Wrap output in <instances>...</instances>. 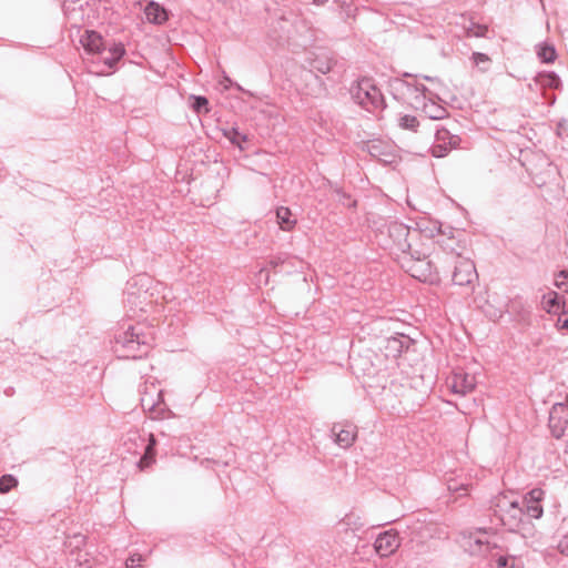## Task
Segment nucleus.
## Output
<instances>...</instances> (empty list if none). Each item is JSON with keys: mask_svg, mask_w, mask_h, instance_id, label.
<instances>
[{"mask_svg": "<svg viewBox=\"0 0 568 568\" xmlns=\"http://www.w3.org/2000/svg\"><path fill=\"white\" fill-rule=\"evenodd\" d=\"M328 0H314V3L317 4V6H323L327 2Z\"/></svg>", "mask_w": 568, "mask_h": 568, "instance_id": "obj_40", "label": "nucleus"}, {"mask_svg": "<svg viewBox=\"0 0 568 568\" xmlns=\"http://www.w3.org/2000/svg\"><path fill=\"white\" fill-rule=\"evenodd\" d=\"M398 124L403 129L416 131L419 122L415 115L405 114L399 116Z\"/></svg>", "mask_w": 568, "mask_h": 568, "instance_id": "obj_27", "label": "nucleus"}, {"mask_svg": "<svg viewBox=\"0 0 568 568\" xmlns=\"http://www.w3.org/2000/svg\"><path fill=\"white\" fill-rule=\"evenodd\" d=\"M141 560H142L141 555H133L126 559L125 566H126V568H135Z\"/></svg>", "mask_w": 568, "mask_h": 568, "instance_id": "obj_37", "label": "nucleus"}, {"mask_svg": "<svg viewBox=\"0 0 568 568\" xmlns=\"http://www.w3.org/2000/svg\"><path fill=\"white\" fill-rule=\"evenodd\" d=\"M535 82L542 88L559 89L561 87L560 78L555 72H539L535 77Z\"/></svg>", "mask_w": 568, "mask_h": 568, "instance_id": "obj_15", "label": "nucleus"}, {"mask_svg": "<svg viewBox=\"0 0 568 568\" xmlns=\"http://www.w3.org/2000/svg\"><path fill=\"white\" fill-rule=\"evenodd\" d=\"M448 385L453 393L466 395L474 390L476 386L475 376L463 371H456L448 378Z\"/></svg>", "mask_w": 568, "mask_h": 568, "instance_id": "obj_9", "label": "nucleus"}, {"mask_svg": "<svg viewBox=\"0 0 568 568\" xmlns=\"http://www.w3.org/2000/svg\"><path fill=\"white\" fill-rule=\"evenodd\" d=\"M145 17L149 22L161 24L168 19L166 11L154 1L148 3L144 9Z\"/></svg>", "mask_w": 568, "mask_h": 568, "instance_id": "obj_14", "label": "nucleus"}, {"mask_svg": "<svg viewBox=\"0 0 568 568\" xmlns=\"http://www.w3.org/2000/svg\"><path fill=\"white\" fill-rule=\"evenodd\" d=\"M153 390L156 395V398H154L152 395L148 394L146 392L141 393V405L144 409L153 410L161 399L162 392L155 387V385H152Z\"/></svg>", "mask_w": 568, "mask_h": 568, "instance_id": "obj_23", "label": "nucleus"}, {"mask_svg": "<svg viewBox=\"0 0 568 568\" xmlns=\"http://www.w3.org/2000/svg\"><path fill=\"white\" fill-rule=\"evenodd\" d=\"M17 479L11 475H3L0 477V493L6 494L10 491L16 485Z\"/></svg>", "mask_w": 568, "mask_h": 568, "instance_id": "obj_29", "label": "nucleus"}, {"mask_svg": "<svg viewBox=\"0 0 568 568\" xmlns=\"http://www.w3.org/2000/svg\"><path fill=\"white\" fill-rule=\"evenodd\" d=\"M488 28L487 26L481 24H473L467 29L468 37L484 38L487 36Z\"/></svg>", "mask_w": 568, "mask_h": 568, "instance_id": "obj_30", "label": "nucleus"}, {"mask_svg": "<svg viewBox=\"0 0 568 568\" xmlns=\"http://www.w3.org/2000/svg\"><path fill=\"white\" fill-rule=\"evenodd\" d=\"M559 307V296L556 292H550L548 295L544 296V308L548 313L557 312Z\"/></svg>", "mask_w": 568, "mask_h": 568, "instance_id": "obj_26", "label": "nucleus"}, {"mask_svg": "<svg viewBox=\"0 0 568 568\" xmlns=\"http://www.w3.org/2000/svg\"><path fill=\"white\" fill-rule=\"evenodd\" d=\"M154 446L155 438L152 434H150L149 444L145 447L144 455L141 457L139 462V467L141 469L149 467L154 462Z\"/></svg>", "mask_w": 568, "mask_h": 568, "instance_id": "obj_21", "label": "nucleus"}, {"mask_svg": "<svg viewBox=\"0 0 568 568\" xmlns=\"http://www.w3.org/2000/svg\"><path fill=\"white\" fill-rule=\"evenodd\" d=\"M85 544V536L82 534H75L65 541L67 549H80Z\"/></svg>", "mask_w": 568, "mask_h": 568, "instance_id": "obj_28", "label": "nucleus"}, {"mask_svg": "<svg viewBox=\"0 0 568 568\" xmlns=\"http://www.w3.org/2000/svg\"><path fill=\"white\" fill-rule=\"evenodd\" d=\"M403 337L404 336L388 338L386 347L393 352L400 353L405 347Z\"/></svg>", "mask_w": 568, "mask_h": 568, "instance_id": "obj_32", "label": "nucleus"}, {"mask_svg": "<svg viewBox=\"0 0 568 568\" xmlns=\"http://www.w3.org/2000/svg\"><path fill=\"white\" fill-rule=\"evenodd\" d=\"M537 57L544 63H552L556 58V49L551 44L542 43L537 45Z\"/></svg>", "mask_w": 568, "mask_h": 568, "instance_id": "obj_20", "label": "nucleus"}, {"mask_svg": "<svg viewBox=\"0 0 568 568\" xmlns=\"http://www.w3.org/2000/svg\"><path fill=\"white\" fill-rule=\"evenodd\" d=\"M568 424V407L565 404H555L549 415V426L556 438L564 434V425Z\"/></svg>", "mask_w": 568, "mask_h": 568, "instance_id": "obj_11", "label": "nucleus"}, {"mask_svg": "<svg viewBox=\"0 0 568 568\" xmlns=\"http://www.w3.org/2000/svg\"><path fill=\"white\" fill-rule=\"evenodd\" d=\"M463 547L470 556L496 558L497 568H514V565L508 566V557L497 556L494 552L498 546L488 538L487 531H478L477 534H469V536L464 537Z\"/></svg>", "mask_w": 568, "mask_h": 568, "instance_id": "obj_2", "label": "nucleus"}, {"mask_svg": "<svg viewBox=\"0 0 568 568\" xmlns=\"http://www.w3.org/2000/svg\"><path fill=\"white\" fill-rule=\"evenodd\" d=\"M448 148L445 144L437 143L432 146V154L435 158H443L447 154Z\"/></svg>", "mask_w": 568, "mask_h": 568, "instance_id": "obj_34", "label": "nucleus"}, {"mask_svg": "<svg viewBox=\"0 0 568 568\" xmlns=\"http://www.w3.org/2000/svg\"><path fill=\"white\" fill-rule=\"evenodd\" d=\"M395 89L415 109H419L422 103L432 94L424 84H413L400 80L395 82Z\"/></svg>", "mask_w": 568, "mask_h": 568, "instance_id": "obj_5", "label": "nucleus"}, {"mask_svg": "<svg viewBox=\"0 0 568 568\" xmlns=\"http://www.w3.org/2000/svg\"><path fill=\"white\" fill-rule=\"evenodd\" d=\"M284 260L282 257H274L270 261V264L273 266V267H276L277 265H280L281 263H283Z\"/></svg>", "mask_w": 568, "mask_h": 568, "instance_id": "obj_39", "label": "nucleus"}, {"mask_svg": "<svg viewBox=\"0 0 568 568\" xmlns=\"http://www.w3.org/2000/svg\"><path fill=\"white\" fill-rule=\"evenodd\" d=\"M473 61L476 65L489 62V57L485 53L475 52L473 53Z\"/></svg>", "mask_w": 568, "mask_h": 568, "instance_id": "obj_36", "label": "nucleus"}, {"mask_svg": "<svg viewBox=\"0 0 568 568\" xmlns=\"http://www.w3.org/2000/svg\"><path fill=\"white\" fill-rule=\"evenodd\" d=\"M497 507L504 513L500 519L510 531L515 532L519 530L521 525H526L524 521L525 511L519 500H508L506 496H503L498 499Z\"/></svg>", "mask_w": 568, "mask_h": 568, "instance_id": "obj_4", "label": "nucleus"}, {"mask_svg": "<svg viewBox=\"0 0 568 568\" xmlns=\"http://www.w3.org/2000/svg\"><path fill=\"white\" fill-rule=\"evenodd\" d=\"M125 49L123 44L118 43L110 48L106 54L102 58L105 65L113 68L116 62L124 55Z\"/></svg>", "mask_w": 568, "mask_h": 568, "instance_id": "obj_17", "label": "nucleus"}, {"mask_svg": "<svg viewBox=\"0 0 568 568\" xmlns=\"http://www.w3.org/2000/svg\"><path fill=\"white\" fill-rule=\"evenodd\" d=\"M429 102H426V100L422 103L420 108L423 109L424 113L432 120H440L444 119L447 114V111L442 105L435 103L432 101L430 95L427 98Z\"/></svg>", "mask_w": 568, "mask_h": 568, "instance_id": "obj_16", "label": "nucleus"}, {"mask_svg": "<svg viewBox=\"0 0 568 568\" xmlns=\"http://www.w3.org/2000/svg\"><path fill=\"white\" fill-rule=\"evenodd\" d=\"M224 136L241 151L245 150L243 143L247 141V136L241 133L236 128L224 130Z\"/></svg>", "mask_w": 568, "mask_h": 568, "instance_id": "obj_22", "label": "nucleus"}, {"mask_svg": "<svg viewBox=\"0 0 568 568\" xmlns=\"http://www.w3.org/2000/svg\"><path fill=\"white\" fill-rule=\"evenodd\" d=\"M128 295H129L128 303L135 304V302L131 300V296H132L133 294L128 293Z\"/></svg>", "mask_w": 568, "mask_h": 568, "instance_id": "obj_42", "label": "nucleus"}, {"mask_svg": "<svg viewBox=\"0 0 568 568\" xmlns=\"http://www.w3.org/2000/svg\"><path fill=\"white\" fill-rule=\"evenodd\" d=\"M276 217L278 225L284 231H290L296 223V220L292 219V213L288 207L281 206L276 210Z\"/></svg>", "mask_w": 568, "mask_h": 568, "instance_id": "obj_18", "label": "nucleus"}, {"mask_svg": "<svg viewBox=\"0 0 568 568\" xmlns=\"http://www.w3.org/2000/svg\"><path fill=\"white\" fill-rule=\"evenodd\" d=\"M80 43L88 53L97 54L105 52L102 37L95 31L87 30L81 36Z\"/></svg>", "mask_w": 568, "mask_h": 568, "instance_id": "obj_13", "label": "nucleus"}, {"mask_svg": "<svg viewBox=\"0 0 568 568\" xmlns=\"http://www.w3.org/2000/svg\"><path fill=\"white\" fill-rule=\"evenodd\" d=\"M557 548L560 554L568 557V534L560 539Z\"/></svg>", "mask_w": 568, "mask_h": 568, "instance_id": "obj_35", "label": "nucleus"}, {"mask_svg": "<svg viewBox=\"0 0 568 568\" xmlns=\"http://www.w3.org/2000/svg\"><path fill=\"white\" fill-rule=\"evenodd\" d=\"M81 557H82V555L79 554L78 557L75 558V561H78L80 566H82Z\"/></svg>", "mask_w": 568, "mask_h": 568, "instance_id": "obj_41", "label": "nucleus"}, {"mask_svg": "<svg viewBox=\"0 0 568 568\" xmlns=\"http://www.w3.org/2000/svg\"><path fill=\"white\" fill-rule=\"evenodd\" d=\"M400 546V538L395 530H387L379 534L374 542L375 551L381 557H388Z\"/></svg>", "mask_w": 568, "mask_h": 568, "instance_id": "obj_7", "label": "nucleus"}, {"mask_svg": "<svg viewBox=\"0 0 568 568\" xmlns=\"http://www.w3.org/2000/svg\"><path fill=\"white\" fill-rule=\"evenodd\" d=\"M412 276H413V277H418V278L420 277V276H419L418 274H416L415 272H413V273H412Z\"/></svg>", "mask_w": 568, "mask_h": 568, "instance_id": "obj_44", "label": "nucleus"}, {"mask_svg": "<svg viewBox=\"0 0 568 568\" xmlns=\"http://www.w3.org/2000/svg\"><path fill=\"white\" fill-rule=\"evenodd\" d=\"M478 278V274L473 261L459 258L453 273V282L456 285H471Z\"/></svg>", "mask_w": 568, "mask_h": 568, "instance_id": "obj_6", "label": "nucleus"}, {"mask_svg": "<svg viewBox=\"0 0 568 568\" xmlns=\"http://www.w3.org/2000/svg\"><path fill=\"white\" fill-rule=\"evenodd\" d=\"M190 99L192 100L191 106L196 113H209V100L205 97L191 95Z\"/></svg>", "mask_w": 568, "mask_h": 568, "instance_id": "obj_25", "label": "nucleus"}, {"mask_svg": "<svg viewBox=\"0 0 568 568\" xmlns=\"http://www.w3.org/2000/svg\"><path fill=\"white\" fill-rule=\"evenodd\" d=\"M446 139H449V145L450 146H456L457 145L458 136H455V135L450 136L449 132L447 130H445V129L437 130V132H436V140L438 142H440V141L444 142Z\"/></svg>", "mask_w": 568, "mask_h": 568, "instance_id": "obj_33", "label": "nucleus"}, {"mask_svg": "<svg viewBox=\"0 0 568 568\" xmlns=\"http://www.w3.org/2000/svg\"><path fill=\"white\" fill-rule=\"evenodd\" d=\"M424 79L427 80V81H433L434 80L433 78L427 77V75H425Z\"/></svg>", "mask_w": 568, "mask_h": 568, "instance_id": "obj_43", "label": "nucleus"}, {"mask_svg": "<svg viewBox=\"0 0 568 568\" xmlns=\"http://www.w3.org/2000/svg\"><path fill=\"white\" fill-rule=\"evenodd\" d=\"M558 325L561 329L568 331V314L564 312L558 318Z\"/></svg>", "mask_w": 568, "mask_h": 568, "instance_id": "obj_38", "label": "nucleus"}, {"mask_svg": "<svg viewBox=\"0 0 568 568\" xmlns=\"http://www.w3.org/2000/svg\"><path fill=\"white\" fill-rule=\"evenodd\" d=\"M153 341L152 329L138 323L115 336L113 349L119 357L138 358L148 354Z\"/></svg>", "mask_w": 568, "mask_h": 568, "instance_id": "obj_1", "label": "nucleus"}, {"mask_svg": "<svg viewBox=\"0 0 568 568\" xmlns=\"http://www.w3.org/2000/svg\"><path fill=\"white\" fill-rule=\"evenodd\" d=\"M555 285L565 293H568V272L560 271L556 276Z\"/></svg>", "mask_w": 568, "mask_h": 568, "instance_id": "obj_31", "label": "nucleus"}, {"mask_svg": "<svg viewBox=\"0 0 568 568\" xmlns=\"http://www.w3.org/2000/svg\"><path fill=\"white\" fill-rule=\"evenodd\" d=\"M353 100L368 112L382 111L385 108L384 97L374 81L363 78L351 88Z\"/></svg>", "mask_w": 568, "mask_h": 568, "instance_id": "obj_3", "label": "nucleus"}, {"mask_svg": "<svg viewBox=\"0 0 568 568\" xmlns=\"http://www.w3.org/2000/svg\"><path fill=\"white\" fill-rule=\"evenodd\" d=\"M332 434L335 437V442L343 448L352 446L356 437V427L353 425L343 426L342 424H335L332 427Z\"/></svg>", "mask_w": 568, "mask_h": 568, "instance_id": "obj_12", "label": "nucleus"}, {"mask_svg": "<svg viewBox=\"0 0 568 568\" xmlns=\"http://www.w3.org/2000/svg\"><path fill=\"white\" fill-rule=\"evenodd\" d=\"M388 235L394 242L398 251L403 253L410 252L409 236L412 232L409 227L403 223L394 222L388 226Z\"/></svg>", "mask_w": 568, "mask_h": 568, "instance_id": "obj_8", "label": "nucleus"}, {"mask_svg": "<svg viewBox=\"0 0 568 568\" xmlns=\"http://www.w3.org/2000/svg\"><path fill=\"white\" fill-rule=\"evenodd\" d=\"M341 524L347 530H352L353 532L361 530L365 526L364 519L359 515H357L355 513L347 514L342 519Z\"/></svg>", "mask_w": 568, "mask_h": 568, "instance_id": "obj_19", "label": "nucleus"}, {"mask_svg": "<svg viewBox=\"0 0 568 568\" xmlns=\"http://www.w3.org/2000/svg\"><path fill=\"white\" fill-rule=\"evenodd\" d=\"M311 68L321 74H326L332 70L333 61L326 57H316L312 60Z\"/></svg>", "mask_w": 568, "mask_h": 568, "instance_id": "obj_24", "label": "nucleus"}, {"mask_svg": "<svg viewBox=\"0 0 568 568\" xmlns=\"http://www.w3.org/2000/svg\"><path fill=\"white\" fill-rule=\"evenodd\" d=\"M544 490L540 488H534L523 498L521 506L525 511V516L529 518L539 519L542 516V507L540 501L544 498Z\"/></svg>", "mask_w": 568, "mask_h": 568, "instance_id": "obj_10", "label": "nucleus"}]
</instances>
